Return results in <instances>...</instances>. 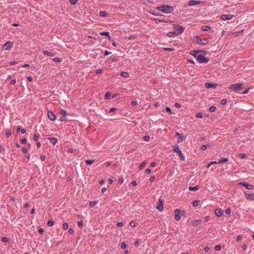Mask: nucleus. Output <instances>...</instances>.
<instances>
[{"mask_svg": "<svg viewBox=\"0 0 254 254\" xmlns=\"http://www.w3.org/2000/svg\"><path fill=\"white\" fill-rule=\"evenodd\" d=\"M194 54H192L193 57L197 60V62L200 64L207 63L209 61V59L205 57L201 53L206 54V51L203 50H197L193 51Z\"/></svg>", "mask_w": 254, "mask_h": 254, "instance_id": "1", "label": "nucleus"}, {"mask_svg": "<svg viewBox=\"0 0 254 254\" xmlns=\"http://www.w3.org/2000/svg\"><path fill=\"white\" fill-rule=\"evenodd\" d=\"M174 28L175 29V33H176L177 35L179 34L182 33L185 30V28L184 27L180 25H175L174 26Z\"/></svg>", "mask_w": 254, "mask_h": 254, "instance_id": "6", "label": "nucleus"}, {"mask_svg": "<svg viewBox=\"0 0 254 254\" xmlns=\"http://www.w3.org/2000/svg\"><path fill=\"white\" fill-rule=\"evenodd\" d=\"M127 247V244L125 242H123L121 243V248L122 249H124Z\"/></svg>", "mask_w": 254, "mask_h": 254, "instance_id": "38", "label": "nucleus"}, {"mask_svg": "<svg viewBox=\"0 0 254 254\" xmlns=\"http://www.w3.org/2000/svg\"><path fill=\"white\" fill-rule=\"evenodd\" d=\"M124 182V179L123 178H121L119 180V183L120 184H122Z\"/></svg>", "mask_w": 254, "mask_h": 254, "instance_id": "59", "label": "nucleus"}, {"mask_svg": "<svg viewBox=\"0 0 254 254\" xmlns=\"http://www.w3.org/2000/svg\"><path fill=\"white\" fill-rule=\"evenodd\" d=\"M176 215L175 216V219L177 221H179L181 217H180V215L178 213V212L177 213H176Z\"/></svg>", "mask_w": 254, "mask_h": 254, "instance_id": "31", "label": "nucleus"}, {"mask_svg": "<svg viewBox=\"0 0 254 254\" xmlns=\"http://www.w3.org/2000/svg\"><path fill=\"white\" fill-rule=\"evenodd\" d=\"M50 142L53 145H55L57 142V139L55 137H49Z\"/></svg>", "mask_w": 254, "mask_h": 254, "instance_id": "18", "label": "nucleus"}, {"mask_svg": "<svg viewBox=\"0 0 254 254\" xmlns=\"http://www.w3.org/2000/svg\"><path fill=\"white\" fill-rule=\"evenodd\" d=\"M196 41L198 44L202 45H205L208 43V40L205 38H201L198 36H196Z\"/></svg>", "mask_w": 254, "mask_h": 254, "instance_id": "5", "label": "nucleus"}, {"mask_svg": "<svg viewBox=\"0 0 254 254\" xmlns=\"http://www.w3.org/2000/svg\"><path fill=\"white\" fill-rule=\"evenodd\" d=\"M157 9H158L160 11H161L163 12L169 13L171 12L173 10L174 8L172 6L164 5L158 7Z\"/></svg>", "mask_w": 254, "mask_h": 254, "instance_id": "2", "label": "nucleus"}, {"mask_svg": "<svg viewBox=\"0 0 254 254\" xmlns=\"http://www.w3.org/2000/svg\"><path fill=\"white\" fill-rule=\"evenodd\" d=\"M166 111L167 112H168V113H169L170 114H172L171 109L170 107H166Z\"/></svg>", "mask_w": 254, "mask_h": 254, "instance_id": "46", "label": "nucleus"}, {"mask_svg": "<svg viewBox=\"0 0 254 254\" xmlns=\"http://www.w3.org/2000/svg\"><path fill=\"white\" fill-rule=\"evenodd\" d=\"M199 189V188L198 187V186H195L194 187H190L189 188V190H191V191H193V190H197Z\"/></svg>", "mask_w": 254, "mask_h": 254, "instance_id": "23", "label": "nucleus"}, {"mask_svg": "<svg viewBox=\"0 0 254 254\" xmlns=\"http://www.w3.org/2000/svg\"><path fill=\"white\" fill-rule=\"evenodd\" d=\"M200 3L201 1L199 0H191L189 2L188 4L189 6H193L194 5L199 4Z\"/></svg>", "mask_w": 254, "mask_h": 254, "instance_id": "14", "label": "nucleus"}, {"mask_svg": "<svg viewBox=\"0 0 254 254\" xmlns=\"http://www.w3.org/2000/svg\"><path fill=\"white\" fill-rule=\"evenodd\" d=\"M100 34L101 35H102V36H108V38H109V39H111V37L110 36V34H109V32H107V31H105V32H102L100 33Z\"/></svg>", "mask_w": 254, "mask_h": 254, "instance_id": "20", "label": "nucleus"}, {"mask_svg": "<svg viewBox=\"0 0 254 254\" xmlns=\"http://www.w3.org/2000/svg\"><path fill=\"white\" fill-rule=\"evenodd\" d=\"M120 74L121 76H122L124 77H127L129 76L128 73L127 72H125V71L121 72Z\"/></svg>", "mask_w": 254, "mask_h": 254, "instance_id": "25", "label": "nucleus"}, {"mask_svg": "<svg viewBox=\"0 0 254 254\" xmlns=\"http://www.w3.org/2000/svg\"><path fill=\"white\" fill-rule=\"evenodd\" d=\"M216 110V107L214 106H211L209 109V111L210 112H214Z\"/></svg>", "mask_w": 254, "mask_h": 254, "instance_id": "35", "label": "nucleus"}, {"mask_svg": "<svg viewBox=\"0 0 254 254\" xmlns=\"http://www.w3.org/2000/svg\"><path fill=\"white\" fill-rule=\"evenodd\" d=\"M129 225L131 227H134L135 226V223L133 221H131Z\"/></svg>", "mask_w": 254, "mask_h": 254, "instance_id": "47", "label": "nucleus"}, {"mask_svg": "<svg viewBox=\"0 0 254 254\" xmlns=\"http://www.w3.org/2000/svg\"><path fill=\"white\" fill-rule=\"evenodd\" d=\"M69 1L70 3L72 5L75 4L77 2V0H69Z\"/></svg>", "mask_w": 254, "mask_h": 254, "instance_id": "48", "label": "nucleus"}, {"mask_svg": "<svg viewBox=\"0 0 254 254\" xmlns=\"http://www.w3.org/2000/svg\"><path fill=\"white\" fill-rule=\"evenodd\" d=\"M21 142L23 144H25L27 143V139L26 138H23L21 140Z\"/></svg>", "mask_w": 254, "mask_h": 254, "instance_id": "56", "label": "nucleus"}, {"mask_svg": "<svg viewBox=\"0 0 254 254\" xmlns=\"http://www.w3.org/2000/svg\"><path fill=\"white\" fill-rule=\"evenodd\" d=\"M239 156L240 157V158L241 159H244L246 157V155L245 154H240L239 155Z\"/></svg>", "mask_w": 254, "mask_h": 254, "instance_id": "45", "label": "nucleus"}, {"mask_svg": "<svg viewBox=\"0 0 254 254\" xmlns=\"http://www.w3.org/2000/svg\"><path fill=\"white\" fill-rule=\"evenodd\" d=\"M68 224L66 223H64L63 224V228L65 230L67 229L68 228Z\"/></svg>", "mask_w": 254, "mask_h": 254, "instance_id": "51", "label": "nucleus"}, {"mask_svg": "<svg viewBox=\"0 0 254 254\" xmlns=\"http://www.w3.org/2000/svg\"><path fill=\"white\" fill-rule=\"evenodd\" d=\"M8 239L6 237H2V239H1V241L3 242H7L8 241Z\"/></svg>", "mask_w": 254, "mask_h": 254, "instance_id": "55", "label": "nucleus"}, {"mask_svg": "<svg viewBox=\"0 0 254 254\" xmlns=\"http://www.w3.org/2000/svg\"><path fill=\"white\" fill-rule=\"evenodd\" d=\"M209 250V248L208 247V246H206L204 249V251L205 252V253H207L208 252V251Z\"/></svg>", "mask_w": 254, "mask_h": 254, "instance_id": "63", "label": "nucleus"}, {"mask_svg": "<svg viewBox=\"0 0 254 254\" xmlns=\"http://www.w3.org/2000/svg\"><path fill=\"white\" fill-rule=\"evenodd\" d=\"M130 104L132 106H135V105H136L137 104V101H132L131 102Z\"/></svg>", "mask_w": 254, "mask_h": 254, "instance_id": "54", "label": "nucleus"}, {"mask_svg": "<svg viewBox=\"0 0 254 254\" xmlns=\"http://www.w3.org/2000/svg\"><path fill=\"white\" fill-rule=\"evenodd\" d=\"M95 161V160H86L85 162L87 164L90 165H92Z\"/></svg>", "mask_w": 254, "mask_h": 254, "instance_id": "28", "label": "nucleus"}, {"mask_svg": "<svg viewBox=\"0 0 254 254\" xmlns=\"http://www.w3.org/2000/svg\"><path fill=\"white\" fill-rule=\"evenodd\" d=\"M240 185H242L245 187L246 189L248 190H252L254 188V186L253 185L249 184L246 182H241L239 184Z\"/></svg>", "mask_w": 254, "mask_h": 254, "instance_id": "10", "label": "nucleus"}, {"mask_svg": "<svg viewBox=\"0 0 254 254\" xmlns=\"http://www.w3.org/2000/svg\"><path fill=\"white\" fill-rule=\"evenodd\" d=\"M136 38V35H131V36H129L128 39L129 40H133V39H135Z\"/></svg>", "mask_w": 254, "mask_h": 254, "instance_id": "49", "label": "nucleus"}, {"mask_svg": "<svg viewBox=\"0 0 254 254\" xmlns=\"http://www.w3.org/2000/svg\"><path fill=\"white\" fill-rule=\"evenodd\" d=\"M13 46V43L12 42H6L2 47V50H8L11 49Z\"/></svg>", "mask_w": 254, "mask_h": 254, "instance_id": "7", "label": "nucleus"}, {"mask_svg": "<svg viewBox=\"0 0 254 254\" xmlns=\"http://www.w3.org/2000/svg\"><path fill=\"white\" fill-rule=\"evenodd\" d=\"M178 212V213L181 215L183 216L185 214V211H180L179 209H177L175 210V213H177Z\"/></svg>", "mask_w": 254, "mask_h": 254, "instance_id": "26", "label": "nucleus"}, {"mask_svg": "<svg viewBox=\"0 0 254 254\" xmlns=\"http://www.w3.org/2000/svg\"><path fill=\"white\" fill-rule=\"evenodd\" d=\"M244 193L248 200H254V193H248L245 191Z\"/></svg>", "mask_w": 254, "mask_h": 254, "instance_id": "11", "label": "nucleus"}, {"mask_svg": "<svg viewBox=\"0 0 254 254\" xmlns=\"http://www.w3.org/2000/svg\"><path fill=\"white\" fill-rule=\"evenodd\" d=\"M226 103H227V100L226 99H223L221 100L220 104L221 105H224L226 104Z\"/></svg>", "mask_w": 254, "mask_h": 254, "instance_id": "52", "label": "nucleus"}, {"mask_svg": "<svg viewBox=\"0 0 254 254\" xmlns=\"http://www.w3.org/2000/svg\"><path fill=\"white\" fill-rule=\"evenodd\" d=\"M228 161V159L227 158H221L217 162V164H221V163H225L227 162Z\"/></svg>", "mask_w": 254, "mask_h": 254, "instance_id": "21", "label": "nucleus"}, {"mask_svg": "<svg viewBox=\"0 0 254 254\" xmlns=\"http://www.w3.org/2000/svg\"><path fill=\"white\" fill-rule=\"evenodd\" d=\"M217 164V162L216 161H212V162H209L207 165V168H209L210 167V166L211 165H213V164Z\"/></svg>", "mask_w": 254, "mask_h": 254, "instance_id": "34", "label": "nucleus"}, {"mask_svg": "<svg viewBox=\"0 0 254 254\" xmlns=\"http://www.w3.org/2000/svg\"><path fill=\"white\" fill-rule=\"evenodd\" d=\"M117 225L118 227H122L123 225V223L122 222H119L117 223Z\"/></svg>", "mask_w": 254, "mask_h": 254, "instance_id": "64", "label": "nucleus"}, {"mask_svg": "<svg viewBox=\"0 0 254 254\" xmlns=\"http://www.w3.org/2000/svg\"><path fill=\"white\" fill-rule=\"evenodd\" d=\"M173 151L174 152L178 153V154L179 155V157H180L181 160L184 161L185 159V157L184 155L183 154V153H182L181 150H180L179 146L175 145L174 147Z\"/></svg>", "mask_w": 254, "mask_h": 254, "instance_id": "4", "label": "nucleus"}, {"mask_svg": "<svg viewBox=\"0 0 254 254\" xmlns=\"http://www.w3.org/2000/svg\"><path fill=\"white\" fill-rule=\"evenodd\" d=\"M48 117L51 121L56 120L57 117L51 111H48Z\"/></svg>", "mask_w": 254, "mask_h": 254, "instance_id": "9", "label": "nucleus"}, {"mask_svg": "<svg viewBox=\"0 0 254 254\" xmlns=\"http://www.w3.org/2000/svg\"><path fill=\"white\" fill-rule=\"evenodd\" d=\"M164 50L171 52L174 51V49L170 48H165L164 49Z\"/></svg>", "mask_w": 254, "mask_h": 254, "instance_id": "43", "label": "nucleus"}, {"mask_svg": "<svg viewBox=\"0 0 254 254\" xmlns=\"http://www.w3.org/2000/svg\"><path fill=\"white\" fill-rule=\"evenodd\" d=\"M221 247L220 245H216L215 247V250L216 251H220L221 250Z\"/></svg>", "mask_w": 254, "mask_h": 254, "instance_id": "44", "label": "nucleus"}, {"mask_svg": "<svg viewBox=\"0 0 254 254\" xmlns=\"http://www.w3.org/2000/svg\"><path fill=\"white\" fill-rule=\"evenodd\" d=\"M210 28V27L208 25H203L201 27V29L204 31H208Z\"/></svg>", "mask_w": 254, "mask_h": 254, "instance_id": "19", "label": "nucleus"}, {"mask_svg": "<svg viewBox=\"0 0 254 254\" xmlns=\"http://www.w3.org/2000/svg\"><path fill=\"white\" fill-rule=\"evenodd\" d=\"M22 151L24 153H27V149L25 147H23L22 149Z\"/></svg>", "mask_w": 254, "mask_h": 254, "instance_id": "62", "label": "nucleus"}, {"mask_svg": "<svg viewBox=\"0 0 254 254\" xmlns=\"http://www.w3.org/2000/svg\"><path fill=\"white\" fill-rule=\"evenodd\" d=\"M107 14L105 11H101L99 12V15L101 17H106Z\"/></svg>", "mask_w": 254, "mask_h": 254, "instance_id": "29", "label": "nucleus"}, {"mask_svg": "<svg viewBox=\"0 0 254 254\" xmlns=\"http://www.w3.org/2000/svg\"><path fill=\"white\" fill-rule=\"evenodd\" d=\"M249 88L246 89L245 91H244L242 93L243 94H246L249 92Z\"/></svg>", "mask_w": 254, "mask_h": 254, "instance_id": "60", "label": "nucleus"}, {"mask_svg": "<svg viewBox=\"0 0 254 254\" xmlns=\"http://www.w3.org/2000/svg\"><path fill=\"white\" fill-rule=\"evenodd\" d=\"M39 134L35 133L33 136V139L34 141H37L39 138Z\"/></svg>", "mask_w": 254, "mask_h": 254, "instance_id": "30", "label": "nucleus"}, {"mask_svg": "<svg viewBox=\"0 0 254 254\" xmlns=\"http://www.w3.org/2000/svg\"><path fill=\"white\" fill-rule=\"evenodd\" d=\"M147 163L146 162L143 161L142 162L139 166V169L140 170L142 169L144 167H145Z\"/></svg>", "mask_w": 254, "mask_h": 254, "instance_id": "27", "label": "nucleus"}, {"mask_svg": "<svg viewBox=\"0 0 254 254\" xmlns=\"http://www.w3.org/2000/svg\"><path fill=\"white\" fill-rule=\"evenodd\" d=\"M53 61L55 62L59 63L61 62V60L59 58H55L53 59Z\"/></svg>", "mask_w": 254, "mask_h": 254, "instance_id": "42", "label": "nucleus"}, {"mask_svg": "<svg viewBox=\"0 0 254 254\" xmlns=\"http://www.w3.org/2000/svg\"><path fill=\"white\" fill-rule=\"evenodd\" d=\"M243 83H235L231 85L229 88L236 92H238L243 89Z\"/></svg>", "mask_w": 254, "mask_h": 254, "instance_id": "3", "label": "nucleus"}, {"mask_svg": "<svg viewBox=\"0 0 254 254\" xmlns=\"http://www.w3.org/2000/svg\"><path fill=\"white\" fill-rule=\"evenodd\" d=\"M220 18L223 20H230L233 18V15L231 14H223L221 15Z\"/></svg>", "mask_w": 254, "mask_h": 254, "instance_id": "12", "label": "nucleus"}, {"mask_svg": "<svg viewBox=\"0 0 254 254\" xmlns=\"http://www.w3.org/2000/svg\"><path fill=\"white\" fill-rule=\"evenodd\" d=\"M199 200H194L192 202V205L195 207L198 206L199 205Z\"/></svg>", "mask_w": 254, "mask_h": 254, "instance_id": "33", "label": "nucleus"}, {"mask_svg": "<svg viewBox=\"0 0 254 254\" xmlns=\"http://www.w3.org/2000/svg\"><path fill=\"white\" fill-rule=\"evenodd\" d=\"M43 53L45 56L49 57H53L56 55V53L54 52V50H52L51 51H44Z\"/></svg>", "mask_w": 254, "mask_h": 254, "instance_id": "13", "label": "nucleus"}, {"mask_svg": "<svg viewBox=\"0 0 254 254\" xmlns=\"http://www.w3.org/2000/svg\"><path fill=\"white\" fill-rule=\"evenodd\" d=\"M143 139L145 141H149V139H150V137L149 136H144L143 137Z\"/></svg>", "mask_w": 254, "mask_h": 254, "instance_id": "50", "label": "nucleus"}, {"mask_svg": "<svg viewBox=\"0 0 254 254\" xmlns=\"http://www.w3.org/2000/svg\"><path fill=\"white\" fill-rule=\"evenodd\" d=\"M5 134H6V136L7 137H9V136L11 135V132L10 130H7L6 131V133H5Z\"/></svg>", "mask_w": 254, "mask_h": 254, "instance_id": "41", "label": "nucleus"}, {"mask_svg": "<svg viewBox=\"0 0 254 254\" xmlns=\"http://www.w3.org/2000/svg\"><path fill=\"white\" fill-rule=\"evenodd\" d=\"M175 33L176 32H175V31L174 32H168V34H167V36L170 37H175V36L177 35L176 34V33Z\"/></svg>", "mask_w": 254, "mask_h": 254, "instance_id": "22", "label": "nucleus"}, {"mask_svg": "<svg viewBox=\"0 0 254 254\" xmlns=\"http://www.w3.org/2000/svg\"><path fill=\"white\" fill-rule=\"evenodd\" d=\"M205 86L206 88H215L216 87V84H213L210 83H206L205 84Z\"/></svg>", "mask_w": 254, "mask_h": 254, "instance_id": "16", "label": "nucleus"}, {"mask_svg": "<svg viewBox=\"0 0 254 254\" xmlns=\"http://www.w3.org/2000/svg\"><path fill=\"white\" fill-rule=\"evenodd\" d=\"M97 204V202L95 201H92L90 202L89 206L90 207H94Z\"/></svg>", "mask_w": 254, "mask_h": 254, "instance_id": "32", "label": "nucleus"}, {"mask_svg": "<svg viewBox=\"0 0 254 254\" xmlns=\"http://www.w3.org/2000/svg\"><path fill=\"white\" fill-rule=\"evenodd\" d=\"M159 204L157 206L156 208L160 211H162L164 210V207H163V201L162 199L160 197L159 198Z\"/></svg>", "mask_w": 254, "mask_h": 254, "instance_id": "8", "label": "nucleus"}, {"mask_svg": "<svg viewBox=\"0 0 254 254\" xmlns=\"http://www.w3.org/2000/svg\"><path fill=\"white\" fill-rule=\"evenodd\" d=\"M231 213V209L230 208H227L225 210V213L226 215H230Z\"/></svg>", "mask_w": 254, "mask_h": 254, "instance_id": "37", "label": "nucleus"}, {"mask_svg": "<svg viewBox=\"0 0 254 254\" xmlns=\"http://www.w3.org/2000/svg\"><path fill=\"white\" fill-rule=\"evenodd\" d=\"M116 110H117V108H115V107H113V108H112L110 109V110L109 112H110V113H112V112H114V111H116Z\"/></svg>", "mask_w": 254, "mask_h": 254, "instance_id": "61", "label": "nucleus"}, {"mask_svg": "<svg viewBox=\"0 0 254 254\" xmlns=\"http://www.w3.org/2000/svg\"><path fill=\"white\" fill-rule=\"evenodd\" d=\"M209 145H202L201 146V149L203 151L205 150L207 147H209Z\"/></svg>", "mask_w": 254, "mask_h": 254, "instance_id": "39", "label": "nucleus"}, {"mask_svg": "<svg viewBox=\"0 0 254 254\" xmlns=\"http://www.w3.org/2000/svg\"><path fill=\"white\" fill-rule=\"evenodd\" d=\"M151 172V170L150 169H146L145 170V173L147 174H150Z\"/></svg>", "mask_w": 254, "mask_h": 254, "instance_id": "58", "label": "nucleus"}, {"mask_svg": "<svg viewBox=\"0 0 254 254\" xmlns=\"http://www.w3.org/2000/svg\"><path fill=\"white\" fill-rule=\"evenodd\" d=\"M54 222L52 220H49L47 223V225L49 226H52L53 225H54Z\"/></svg>", "mask_w": 254, "mask_h": 254, "instance_id": "36", "label": "nucleus"}, {"mask_svg": "<svg viewBox=\"0 0 254 254\" xmlns=\"http://www.w3.org/2000/svg\"><path fill=\"white\" fill-rule=\"evenodd\" d=\"M61 114L63 117V118H65V117L67 116V113L66 111L64 109H62L61 111Z\"/></svg>", "mask_w": 254, "mask_h": 254, "instance_id": "24", "label": "nucleus"}, {"mask_svg": "<svg viewBox=\"0 0 254 254\" xmlns=\"http://www.w3.org/2000/svg\"><path fill=\"white\" fill-rule=\"evenodd\" d=\"M223 213V211L220 208H217L215 210V214L218 217H221Z\"/></svg>", "mask_w": 254, "mask_h": 254, "instance_id": "15", "label": "nucleus"}, {"mask_svg": "<svg viewBox=\"0 0 254 254\" xmlns=\"http://www.w3.org/2000/svg\"><path fill=\"white\" fill-rule=\"evenodd\" d=\"M111 94L110 92H107L105 94V98L106 99H108L110 98V97L111 96Z\"/></svg>", "mask_w": 254, "mask_h": 254, "instance_id": "40", "label": "nucleus"}, {"mask_svg": "<svg viewBox=\"0 0 254 254\" xmlns=\"http://www.w3.org/2000/svg\"><path fill=\"white\" fill-rule=\"evenodd\" d=\"M176 135L179 137V139L178 140V142H181L184 139V136L182 134H181L178 132H176Z\"/></svg>", "mask_w": 254, "mask_h": 254, "instance_id": "17", "label": "nucleus"}, {"mask_svg": "<svg viewBox=\"0 0 254 254\" xmlns=\"http://www.w3.org/2000/svg\"><path fill=\"white\" fill-rule=\"evenodd\" d=\"M77 225L79 227L81 228L82 227V221H78Z\"/></svg>", "mask_w": 254, "mask_h": 254, "instance_id": "57", "label": "nucleus"}, {"mask_svg": "<svg viewBox=\"0 0 254 254\" xmlns=\"http://www.w3.org/2000/svg\"><path fill=\"white\" fill-rule=\"evenodd\" d=\"M202 114L200 112L197 113L196 114V117L198 118H202Z\"/></svg>", "mask_w": 254, "mask_h": 254, "instance_id": "53", "label": "nucleus"}]
</instances>
